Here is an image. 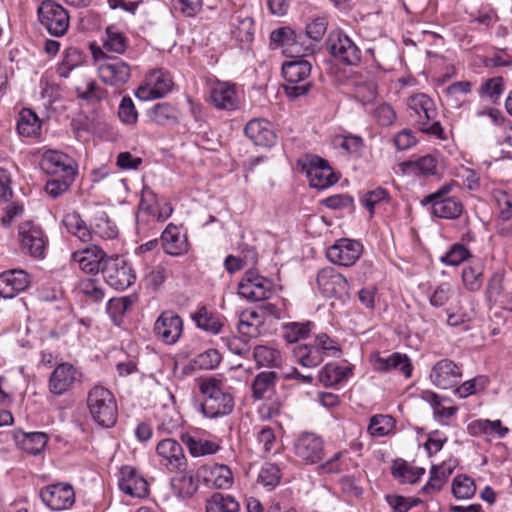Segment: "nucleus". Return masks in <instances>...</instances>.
<instances>
[{
  "label": "nucleus",
  "mask_w": 512,
  "mask_h": 512,
  "mask_svg": "<svg viewBox=\"0 0 512 512\" xmlns=\"http://www.w3.org/2000/svg\"><path fill=\"white\" fill-rule=\"evenodd\" d=\"M407 106L409 116L419 131L440 140L447 139L444 128L437 119L438 111L431 97L424 93L411 95L407 99Z\"/></svg>",
  "instance_id": "nucleus-1"
},
{
  "label": "nucleus",
  "mask_w": 512,
  "mask_h": 512,
  "mask_svg": "<svg viewBox=\"0 0 512 512\" xmlns=\"http://www.w3.org/2000/svg\"><path fill=\"white\" fill-rule=\"evenodd\" d=\"M199 390L204 400L199 404V410L207 418H219L229 415L234 408L233 396L222 388V381L215 377L201 378Z\"/></svg>",
  "instance_id": "nucleus-2"
},
{
  "label": "nucleus",
  "mask_w": 512,
  "mask_h": 512,
  "mask_svg": "<svg viewBox=\"0 0 512 512\" xmlns=\"http://www.w3.org/2000/svg\"><path fill=\"white\" fill-rule=\"evenodd\" d=\"M87 407L92 419L99 426L110 428L115 425L118 417L116 399L107 388L94 386L88 392Z\"/></svg>",
  "instance_id": "nucleus-3"
},
{
  "label": "nucleus",
  "mask_w": 512,
  "mask_h": 512,
  "mask_svg": "<svg viewBox=\"0 0 512 512\" xmlns=\"http://www.w3.org/2000/svg\"><path fill=\"white\" fill-rule=\"evenodd\" d=\"M457 186L454 180L442 185L435 192L425 196L420 204L431 207V214L437 218L457 219L463 213L462 202L453 196H450L452 189Z\"/></svg>",
  "instance_id": "nucleus-4"
},
{
  "label": "nucleus",
  "mask_w": 512,
  "mask_h": 512,
  "mask_svg": "<svg viewBox=\"0 0 512 512\" xmlns=\"http://www.w3.org/2000/svg\"><path fill=\"white\" fill-rule=\"evenodd\" d=\"M312 66L305 59H294L283 63L282 74L286 80L284 90L289 98L306 95L312 84L308 80Z\"/></svg>",
  "instance_id": "nucleus-5"
},
{
  "label": "nucleus",
  "mask_w": 512,
  "mask_h": 512,
  "mask_svg": "<svg viewBox=\"0 0 512 512\" xmlns=\"http://www.w3.org/2000/svg\"><path fill=\"white\" fill-rule=\"evenodd\" d=\"M326 50L339 63L356 66L361 61L358 46L340 29L329 32L325 42Z\"/></svg>",
  "instance_id": "nucleus-6"
},
{
  "label": "nucleus",
  "mask_w": 512,
  "mask_h": 512,
  "mask_svg": "<svg viewBox=\"0 0 512 512\" xmlns=\"http://www.w3.org/2000/svg\"><path fill=\"white\" fill-rule=\"evenodd\" d=\"M38 18L47 32L55 37L63 36L70 24L68 11L60 4L45 0L38 8Z\"/></svg>",
  "instance_id": "nucleus-7"
},
{
  "label": "nucleus",
  "mask_w": 512,
  "mask_h": 512,
  "mask_svg": "<svg viewBox=\"0 0 512 512\" xmlns=\"http://www.w3.org/2000/svg\"><path fill=\"white\" fill-rule=\"evenodd\" d=\"M103 265L101 274L110 287L125 290L134 283V271L123 257L107 256Z\"/></svg>",
  "instance_id": "nucleus-8"
},
{
  "label": "nucleus",
  "mask_w": 512,
  "mask_h": 512,
  "mask_svg": "<svg viewBox=\"0 0 512 512\" xmlns=\"http://www.w3.org/2000/svg\"><path fill=\"white\" fill-rule=\"evenodd\" d=\"M21 251L35 259L45 257L48 238L43 229L31 221H24L18 227Z\"/></svg>",
  "instance_id": "nucleus-9"
},
{
  "label": "nucleus",
  "mask_w": 512,
  "mask_h": 512,
  "mask_svg": "<svg viewBox=\"0 0 512 512\" xmlns=\"http://www.w3.org/2000/svg\"><path fill=\"white\" fill-rule=\"evenodd\" d=\"M42 503L51 510L69 509L75 503V491L69 483L59 482L44 486L39 491Z\"/></svg>",
  "instance_id": "nucleus-10"
},
{
  "label": "nucleus",
  "mask_w": 512,
  "mask_h": 512,
  "mask_svg": "<svg viewBox=\"0 0 512 512\" xmlns=\"http://www.w3.org/2000/svg\"><path fill=\"white\" fill-rule=\"evenodd\" d=\"M172 87L173 81L169 73L163 69H154L147 74L145 84L136 90L135 95L143 101L159 99L167 95Z\"/></svg>",
  "instance_id": "nucleus-11"
},
{
  "label": "nucleus",
  "mask_w": 512,
  "mask_h": 512,
  "mask_svg": "<svg viewBox=\"0 0 512 512\" xmlns=\"http://www.w3.org/2000/svg\"><path fill=\"white\" fill-rule=\"evenodd\" d=\"M159 463L170 472L186 471L187 459L181 444L172 438L161 440L156 446Z\"/></svg>",
  "instance_id": "nucleus-12"
},
{
  "label": "nucleus",
  "mask_w": 512,
  "mask_h": 512,
  "mask_svg": "<svg viewBox=\"0 0 512 512\" xmlns=\"http://www.w3.org/2000/svg\"><path fill=\"white\" fill-rule=\"evenodd\" d=\"M82 374L72 364H58L50 374L48 389L54 396H62L81 382Z\"/></svg>",
  "instance_id": "nucleus-13"
},
{
  "label": "nucleus",
  "mask_w": 512,
  "mask_h": 512,
  "mask_svg": "<svg viewBox=\"0 0 512 512\" xmlns=\"http://www.w3.org/2000/svg\"><path fill=\"white\" fill-rule=\"evenodd\" d=\"M293 449L303 463L316 464L323 459L324 441L315 433L303 432L296 438Z\"/></svg>",
  "instance_id": "nucleus-14"
},
{
  "label": "nucleus",
  "mask_w": 512,
  "mask_h": 512,
  "mask_svg": "<svg viewBox=\"0 0 512 512\" xmlns=\"http://www.w3.org/2000/svg\"><path fill=\"white\" fill-rule=\"evenodd\" d=\"M303 170L306 172L310 186L318 190L328 188L338 181L328 162L318 156L309 158L303 165Z\"/></svg>",
  "instance_id": "nucleus-15"
},
{
  "label": "nucleus",
  "mask_w": 512,
  "mask_h": 512,
  "mask_svg": "<svg viewBox=\"0 0 512 512\" xmlns=\"http://www.w3.org/2000/svg\"><path fill=\"white\" fill-rule=\"evenodd\" d=\"M153 331L163 343L173 345L182 335L183 320L172 310L163 311L156 319Z\"/></svg>",
  "instance_id": "nucleus-16"
},
{
  "label": "nucleus",
  "mask_w": 512,
  "mask_h": 512,
  "mask_svg": "<svg viewBox=\"0 0 512 512\" xmlns=\"http://www.w3.org/2000/svg\"><path fill=\"white\" fill-rule=\"evenodd\" d=\"M40 167L49 176H76L77 163L67 154L57 150H47L43 153Z\"/></svg>",
  "instance_id": "nucleus-17"
},
{
  "label": "nucleus",
  "mask_w": 512,
  "mask_h": 512,
  "mask_svg": "<svg viewBox=\"0 0 512 512\" xmlns=\"http://www.w3.org/2000/svg\"><path fill=\"white\" fill-rule=\"evenodd\" d=\"M317 285L324 297L342 299L348 294V280L332 267L321 269L317 274Z\"/></svg>",
  "instance_id": "nucleus-18"
},
{
  "label": "nucleus",
  "mask_w": 512,
  "mask_h": 512,
  "mask_svg": "<svg viewBox=\"0 0 512 512\" xmlns=\"http://www.w3.org/2000/svg\"><path fill=\"white\" fill-rule=\"evenodd\" d=\"M462 377L461 368L452 360L444 358L436 362L429 378L440 389H450L458 385Z\"/></svg>",
  "instance_id": "nucleus-19"
},
{
  "label": "nucleus",
  "mask_w": 512,
  "mask_h": 512,
  "mask_svg": "<svg viewBox=\"0 0 512 512\" xmlns=\"http://www.w3.org/2000/svg\"><path fill=\"white\" fill-rule=\"evenodd\" d=\"M363 246L359 241L340 239L327 250V258L340 266L349 267L361 256Z\"/></svg>",
  "instance_id": "nucleus-20"
},
{
  "label": "nucleus",
  "mask_w": 512,
  "mask_h": 512,
  "mask_svg": "<svg viewBox=\"0 0 512 512\" xmlns=\"http://www.w3.org/2000/svg\"><path fill=\"white\" fill-rule=\"evenodd\" d=\"M100 79L111 86H120L127 83L131 76L128 63L119 58H107L98 66Z\"/></svg>",
  "instance_id": "nucleus-21"
},
{
  "label": "nucleus",
  "mask_w": 512,
  "mask_h": 512,
  "mask_svg": "<svg viewBox=\"0 0 512 512\" xmlns=\"http://www.w3.org/2000/svg\"><path fill=\"white\" fill-rule=\"evenodd\" d=\"M244 133L256 146L272 147L277 142L273 125L265 119L250 120L244 128Z\"/></svg>",
  "instance_id": "nucleus-22"
},
{
  "label": "nucleus",
  "mask_w": 512,
  "mask_h": 512,
  "mask_svg": "<svg viewBox=\"0 0 512 512\" xmlns=\"http://www.w3.org/2000/svg\"><path fill=\"white\" fill-rule=\"evenodd\" d=\"M30 276L21 269L4 271L0 274V296L11 299L30 285Z\"/></svg>",
  "instance_id": "nucleus-23"
},
{
  "label": "nucleus",
  "mask_w": 512,
  "mask_h": 512,
  "mask_svg": "<svg viewBox=\"0 0 512 512\" xmlns=\"http://www.w3.org/2000/svg\"><path fill=\"white\" fill-rule=\"evenodd\" d=\"M372 362L374 369L381 373L397 370L406 378L412 375L413 365L406 354L394 352L387 357H383L380 353H377L373 357Z\"/></svg>",
  "instance_id": "nucleus-24"
},
{
  "label": "nucleus",
  "mask_w": 512,
  "mask_h": 512,
  "mask_svg": "<svg viewBox=\"0 0 512 512\" xmlns=\"http://www.w3.org/2000/svg\"><path fill=\"white\" fill-rule=\"evenodd\" d=\"M118 485L121 491L132 497L141 498L148 494L147 481L131 466L121 468Z\"/></svg>",
  "instance_id": "nucleus-25"
},
{
  "label": "nucleus",
  "mask_w": 512,
  "mask_h": 512,
  "mask_svg": "<svg viewBox=\"0 0 512 512\" xmlns=\"http://www.w3.org/2000/svg\"><path fill=\"white\" fill-rule=\"evenodd\" d=\"M107 254L99 247L86 248L71 254V260L79 265V268L87 273H101Z\"/></svg>",
  "instance_id": "nucleus-26"
},
{
  "label": "nucleus",
  "mask_w": 512,
  "mask_h": 512,
  "mask_svg": "<svg viewBox=\"0 0 512 512\" xmlns=\"http://www.w3.org/2000/svg\"><path fill=\"white\" fill-rule=\"evenodd\" d=\"M457 460L450 458L446 461H443L440 465H432L430 469V479L429 481L422 487L421 491L425 494H433L439 492L449 476L453 473L454 469L457 467Z\"/></svg>",
  "instance_id": "nucleus-27"
},
{
  "label": "nucleus",
  "mask_w": 512,
  "mask_h": 512,
  "mask_svg": "<svg viewBox=\"0 0 512 512\" xmlns=\"http://www.w3.org/2000/svg\"><path fill=\"white\" fill-rule=\"evenodd\" d=\"M13 437L21 450L33 456L41 454L49 440L45 432H24L23 430H16Z\"/></svg>",
  "instance_id": "nucleus-28"
},
{
  "label": "nucleus",
  "mask_w": 512,
  "mask_h": 512,
  "mask_svg": "<svg viewBox=\"0 0 512 512\" xmlns=\"http://www.w3.org/2000/svg\"><path fill=\"white\" fill-rule=\"evenodd\" d=\"M161 244L166 254L171 256H180L189 249V244L185 235H181L179 228L174 224H169L161 234Z\"/></svg>",
  "instance_id": "nucleus-29"
},
{
  "label": "nucleus",
  "mask_w": 512,
  "mask_h": 512,
  "mask_svg": "<svg viewBox=\"0 0 512 512\" xmlns=\"http://www.w3.org/2000/svg\"><path fill=\"white\" fill-rule=\"evenodd\" d=\"M210 99L216 108L224 110H234L239 103L234 85L225 82L213 86Z\"/></svg>",
  "instance_id": "nucleus-30"
},
{
  "label": "nucleus",
  "mask_w": 512,
  "mask_h": 512,
  "mask_svg": "<svg viewBox=\"0 0 512 512\" xmlns=\"http://www.w3.org/2000/svg\"><path fill=\"white\" fill-rule=\"evenodd\" d=\"M278 374L275 371H262L258 373L251 383V396L254 400H264L275 393Z\"/></svg>",
  "instance_id": "nucleus-31"
},
{
  "label": "nucleus",
  "mask_w": 512,
  "mask_h": 512,
  "mask_svg": "<svg viewBox=\"0 0 512 512\" xmlns=\"http://www.w3.org/2000/svg\"><path fill=\"white\" fill-rule=\"evenodd\" d=\"M508 432L509 429L503 426L501 420L478 419L468 425V433L471 436L488 435L504 438Z\"/></svg>",
  "instance_id": "nucleus-32"
},
{
  "label": "nucleus",
  "mask_w": 512,
  "mask_h": 512,
  "mask_svg": "<svg viewBox=\"0 0 512 512\" xmlns=\"http://www.w3.org/2000/svg\"><path fill=\"white\" fill-rule=\"evenodd\" d=\"M297 362L307 368L318 366L323 361L322 350L315 344H299L293 348Z\"/></svg>",
  "instance_id": "nucleus-33"
},
{
  "label": "nucleus",
  "mask_w": 512,
  "mask_h": 512,
  "mask_svg": "<svg viewBox=\"0 0 512 512\" xmlns=\"http://www.w3.org/2000/svg\"><path fill=\"white\" fill-rule=\"evenodd\" d=\"M41 120L30 108H23L17 120V131L23 137H36L41 132Z\"/></svg>",
  "instance_id": "nucleus-34"
},
{
  "label": "nucleus",
  "mask_w": 512,
  "mask_h": 512,
  "mask_svg": "<svg viewBox=\"0 0 512 512\" xmlns=\"http://www.w3.org/2000/svg\"><path fill=\"white\" fill-rule=\"evenodd\" d=\"M391 474L402 484H414L425 474V469L410 466L405 460L397 459L392 465Z\"/></svg>",
  "instance_id": "nucleus-35"
},
{
  "label": "nucleus",
  "mask_w": 512,
  "mask_h": 512,
  "mask_svg": "<svg viewBox=\"0 0 512 512\" xmlns=\"http://www.w3.org/2000/svg\"><path fill=\"white\" fill-rule=\"evenodd\" d=\"M351 366H340L333 363L326 364L319 372V381L325 386H333L348 379L352 375Z\"/></svg>",
  "instance_id": "nucleus-36"
},
{
  "label": "nucleus",
  "mask_w": 512,
  "mask_h": 512,
  "mask_svg": "<svg viewBox=\"0 0 512 512\" xmlns=\"http://www.w3.org/2000/svg\"><path fill=\"white\" fill-rule=\"evenodd\" d=\"M62 224L68 233L73 234L80 241L87 242L91 239L92 232L78 212L66 213L62 219Z\"/></svg>",
  "instance_id": "nucleus-37"
},
{
  "label": "nucleus",
  "mask_w": 512,
  "mask_h": 512,
  "mask_svg": "<svg viewBox=\"0 0 512 512\" xmlns=\"http://www.w3.org/2000/svg\"><path fill=\"white\" fill-rule=\"evenodd\" d=\"M181 440L193 457L212 455L220 449V446L213 441L196 439L187 433L181 435Z\"/></svg>",
  "instance_id": "nucleus-38"
},
{
  "label": "nucleus",
  "mask_w": 512,
  "mask_h": 512,
  "mask_svg": "<svg viewBox=\"0 0 512 512\" xmlns=\"http://www.w3.org/2000/svg\"><path fill=\"white\" fill-rule=\"evenodd\" d=\"M150 121L165 126L177 122V110L170 103H157L147 111Z\"/></svg>",
  "instance_id": "nucleus-39"
},
{
  "label": "nucleus",
  "mask_w": 512,
  "mask_h": 512,
  "mask_svg": "<svg viewBox=\"0 0 512 512\" xmlns=\"http://www.w3.org/2000/svg\"><path fill=\"white\" fill-rule=\"evenodd\" d=\"M504 90V78L502 76H496L483 81L478 90V94L480 98L486 99L492 104H498Z\"/></svg>",
  "instance_id": "nucleus-40"
},
{
  "label": "nucleus",
  "mask_w": 512,
  "mask_h": 512,
  "mask_svg": "<svg viewBox=\"0 0 512 512\" xmlns=\"http://www.w3.org/2000/svg\"><path fill=\"white\" fill-rule=\"evenodd\" d=\"M92 233L96 234L103 239H114L118 235L117 226L110 220L107 213L103 210H98L93 218Z\"/></svg>",
  "instance_id": "nucleus-41"
},
{
  "label": "nucleus",
  "mask_w": 512,
  "mask_h": 512,
  "mask_svg": "<svg viewBox=\"0 0 512 512\" xmlns=\"http://www.w3.org/2000/svg\"><path fill=\"white\" fill-rule=\"evenodd\" d=\"M313 327L314 323L311 321L285 323L282 325L283 339L289 344L296 343L307 338Z\"/></svg>",
  "instance_id": "nucleus-42"
},
{
  "label": "nucleus",
  "mask_w": 512,
  "mask_h": 512,
  "mask_svg": "<svg viewBox=\"0 0 512 512\" xmlns=\"http://www.w3.org/2000/svg\"><path fill=\"white\" fill-rule=\"evenodd\" d=\"M239 503L228 494L216 492L206 501V512H238Z\"/></svg>",
  "instance_id": "nucleus-43"
},
{
  "label": "nucleus",
  "mask_w": 512,
  "mask_h": 512,
  "mask_svg": "<svg viewBox=\"0 0 512 512\" xmlns=\"http://www.w3.org/2000/svg\"><path fill=\"white\" fill-rule=\"evenodd\" d=\"M135 300L134 296H124L108 301L106 310L115 325H121L125 313L132 307Z\"/></svg>",
  "instance_id": "nucleus-44"
},
{
  "label": "nucleus",
  "mask_w": 512,
  "mask_h": 512,
  "mask_svg": "<svg viewBox=\"0 0 512 512\" xmlns=\"http://www.w3.org/2000/svg\"><path fill=\"white\" fill-rule=\"evenodd\" d=\"M253 356L257 367L278 368L282 364L280 351L263 345L254 348Z\"/></svg>",
  "instance_id": "nucleus-45"
},
{
  "label": "nucleus",
  "mask_w": 512,
  "mask_h": 512,
  "mask_svg": "<svg viewBox=\"0 0 512 512\" xmlns=\"http://www.w3.org/2000/svg\"><path fill=\"white\" fill-rule=\"evenodd\" d=\"M128 47V39L114 26L106 28V38L103 43V48L107 52L123 54Z\"/></svg>",
  "instance_id": "nucleus-46"
},
{
  "label": "nucleus",
  "mask_w": 512,
  "mask_h": 512,
  "mask_svg": "<svg viewBox=\"0 0 512 512\" xmlns=\"http://www.w3.org/2000/svg\"><path fill=\"white\" fill-rule=\"evenodd\" d=\"M293 40L286 44V49L283 54L286 57L294 59H304L303 57L311 55L314 52V48L311 44L306 45L305 39L302 34H297L293 31Z\"/></svg>",
  "instance_id": "nucleus-47"
},
{
  "label": "nucleus",
  "mask_w": 512,
  "mask_h": 512,
  "mask_svg": "<svg viewBox=\"0 0 512 512\" xmlns=\"http://www.w3.org/2000/svg\"><path fill=\"white\" fill-rule=\"evenodd\" d=\"M390 198V194L385 188L377 187L365 192L360 197V202L368 210L370 217H373L376 205L383 202L388 203Z\"/></svg>",
  "instance_id": "nucleus-48"
},
{
  "label": "nucleus",
  "mask_w": 512,
  "mask_h": 512,
  "mask_svg": "<svg viewBox=\"0 0 512 512\" xmlns=\"http://www.w3.org/2000/svg\"><path fill=\"white\" fill-rule=\"evenodd\" d=\"M462 281L466 289L471 292L480 290L483 284V267L481 264H473L462 270Z\"/></svg>",
  "instance_id": "nucleus-49"
},
{
  "label": "nucleus",
  "mask_w": 512,
  "mask_h": 512,
  "mask_svg": "<svg viewBox=\"0 0 512 512\" xmlns=\"http://www.w3.org/2000/svg\"><path fill=\"white\" fill-rule=\"evenodd\" d=\"M193 320L198 328L213 334H218L222 328L221 322L212 313L208 312L205 306H202L193 315Z\"/></svg>",
  "instance_id": "nucleus-50"
},
{
  "label": "nucleus",
  "mask_w": 512,
  "mask_h": 512,
  "mask_svg": "<svg viewBox=\"0 0 512 512\" xmlns=\"http://www.w3.org/2000/svg\"><path fill=\"white\" fill-rule=\"evenodd\" d=\"M476 485L467 475H457L452 482V494L457 499H469L474 496Z\"/></svg>",
  "instance_id": "nucleus-51"
},
{
  "label": "nucleus",
  "mask_w": 512,
  "mask_h": 512,
  "mask_svg": "<svg viewBox=\"0 0 512 512\" xmlns=\"http://www.w3.org/2000/svg\"><path fill=\"white\" fill-rule=\"evenodd\" d=\"M76 92L78 98L89 103H98L107 95V91L100 87L95 80L87 81L84 87L77 86Z\"/></svg>",
  "instance_id": "nucleus-52"
},
{
  "label": "nucleus",
  "mask_w": 512,
  "mask_h": 512,
  "mask_svg": "<svg viewBox=\"0 0 512 512\" xmlns=\"http://www.w3.org/2000/svg\"><path fill=\"white\" fill-rule=\"evenodd\" d=\"M45 184L46 193L52 198L63 195L73 184L76 176H50Z\"/></svg>",
  "instance_id": "nucleus-53"
},
{
  "label": "nucleus",
  "mask_w": 512,
  "mask_h": 512,
  "mask_svg": "<svg viewBox=\"0 0 512 512\" xmlns=\"http://www.w3.org/2000/svg\"><path fill=\"white\" fill-rule=\"evenodd\" d=\"M222 361V355L217 349L210 348L202 353H199L193 359V365L200 370H213L216 369Z\"/></svg>",
  "instance_id": "nucleus-54"
},
{
  "label": "nucleus",
  "mask_w": 512,
  "mask_h": 512,
  "mask_svg": "<svg viewBox=\"0 0 512 512\" xmlns=\"http://www.w3.org/2000/svg\"><path fill=\"white\" fill-rule=\"evenodd\" d=\"M394 419L389 415H374L370 418L368 432L374 437H383L394 428Z\"/></svg>",
  "instance_id": "nucleus-55"
},
{
  "label": "nucleus",
  "mask_w": 512,
  "mask_h": 512,
  "mask_svg": "<svg viewBox=\"0 0 512 512\" xmlns=\"http://www.w3.org/2000/svg\"><path fill=\"white\" fill-rule=\"evenodd\" d=\"M471 256V252L465 245L456 243L440 258V261L449 266H458Z\"/></svg>",
  "instance_id": "nucleus-56"
},
{
  "label": "nucleus",
  "mask_w": 512,
  "mask_h": 512,
  "mask_svg": "<svg viewBox=\"0 0 512 512\" xmlns=\"http://www.w3.org/2000/svg\"><path fill=\"white\" fill-rule=\"evenodd\" d=\"M258 482L268 490L274 489L281 480V471L276 464L266 463L260 470Z\"/></svg>",
  "instance_id": "nucleus-57"
},
{
  "label": "nucleus",
  "mask_w": 512,
  "mask_h": 512,
  "mask_svg": "<svg viewBox=\"0 0 512 512\" xmlns=\"http://www.w3.org/2000/svg\"><path fill=\"white\" fill-rule=\"evenodd\" d=\"M472 90V84L470 81H457L450 84L445 89V95L449 105L454 108H460L461 102L457 97L458 94H469Z\"/></svg>",
  "instance_id": "nucleus-58"
},
{
  "label": "nucleus",
  "mask_w": 512,
  "mask_h": 512,
  "mask_svg": "<svg viewBox=\"0 0 512 512\" xmlns=\"http://www.w3.org/2000/svg\"><path fill=\"white\" fill-rule=\"evenodd\" d=\"M179 474V477L172 480L173 488L178 489L180 496L191 497L198 489L197 482L191 474L185 471Z\"/></svg>",
  "instance_id": "nucleus-59"
},
{
  "label": "nucleus",
  "mask_w": 512,
  "mask_h": 512,
  "mask_svg": "<svg viewBox=\"0 0 512 512\" xmlns=\"http://www.w3.org/2000/svg\"><path fill=\"white\" fill-rule=\"evenodd\" d=\"M118 117L126 125L134 126L138 121V111L133 100L129 96H124L119 104Z\"/></svg>",
  "instance_id": "nucleus-60"
},
{
  "label": "nucleus",
  "mask_w": 512,
  "mask_h": 512,
  "mask_svg": "<svg viewBox=\"0 0 512 512\" xmlns=\"http://www.w3.org/2000/svg\"><path fill=\"white\" fill-rule=\"evenodd\" d=\"M82 62V53L77 48H68L64 52L62 63L59 67L60 75L67 77L75 67Z\"/></svg>",
  "instance_id": "nucleus-61"
},
{
  "label": "nucleus",
  "mask_w": 512,
  "mask_h": 512,
  "mask_svg": "<svg viewBox=\"0 0 512 512\" xmlns=\"http://www.w3.org/2000/svg\"><path fill=\"white\" fill-rule=\"evenodd\" d=\"M328 27L326 17H316L306 25L305 36L313 41L319 42L325 35Z\"/></svg>",
  "instance_id": "nucleus-62"
},
{
  "label": "nucleus",
  "mask_w": 512,
  "mask_h": 512,
  "mask_svg": "<svg viewBox=\"0 0 512 512\" xmlns=\"http://www.w3.org/2000/svg\"><path fill=\"white\" fill-rule=\"evenodd\" d=\"M234 37L242 43H249L253 40L254 21L250 17H245L238 21L233 30Z\"/></svg>",
  "instance_id": "nucleus-63"
},
{
  "label": "nucleus",
  "mask_w": 512,
  "mask_h": 512,
  "mask_svg": "<svg viewBox=\"0 0 512 512\" xmlns=\"http://www.w3.org/2000/svg\"><path fill=\"white\" fill-rule=\"evenodd\" d=\"M373 116L376 122L382 127L391 126L396 118V112L391 105L387 103H381L374 109Z\"/></svg>",
  "instance_id": "nucleus-64"
}]
</instances>
